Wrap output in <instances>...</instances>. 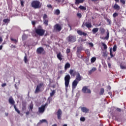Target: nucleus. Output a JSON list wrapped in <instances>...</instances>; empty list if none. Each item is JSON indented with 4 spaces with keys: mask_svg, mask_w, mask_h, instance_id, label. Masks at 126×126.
<instances>
[{
    "mask_svg": "<svg viewBox=\"0 0 126 126\" xmlns=\"http://www.w3.org/2000/svg\"><path fill=\"white\" fill-rule=\"evenodd\" d=\"M31 5L32 7L36 9L37 8H41L42 4L39 0H33L32 2Z\"/></svg>",
    "mask_w": 126,
    "mask_h": 126,
    "instance_id": "obj_1",
    "label": "nucleus"
},
{
    "mask_svg": "<svg viewBox=\"0 0 126 126\" xmlns=\"http://www.w3.org/2000/svg\"><path fill=\"white\" fill-rule=\"evenodd\" d=\"M70 81V75H69V74H67L64 77V81H65L64 84H65L66 91H67V88H68V86L69 85Z\"/></svg>",
    "mask_w": 126,
    "mask_h": 126,
    "instance_id": "obj_2",
    "label": "nucleus"
},
{
    "mask_svg": "<svg viewBox=\"0 0 126 126\" xmlns=\"http://www.w3.org/2000/svg\"><path fill=\"white\" fill-rule=\"evenodd\" d=\"M48 103H46L44 105H42L40 107L38 108V112L40 114H43L44 112H45V109H46V107L48 106Z\"/></svg>",
    "mask_w": 126,
    "mask_h": 126,
    "instance_id": "obj_3",
    "label": "nucleus"
},
{
    "mask_svg": "<svg viewBox=\"0 0 126 126\" xmlns=\"http://www.w3.org/2000/svg\"><path fill=\"white\" fill-rule=\"evenodd\" d=\"M35 33L37 34V35L43 36L45 33V31H44L42 29H37L35 30Z\"/></svg>",
    "mask_w": 126,
    "mask_h": 126,
    "instance_id": "obj_4",
    "label": "nucleus"
},
{
    "mask_svg": "<svg viewBox=\"0 0 126 126\" xmlns=\"http://www.w3.org/2000/svg\"><path fill=\"white\" fill-rule=\"evenodd\" d=\"M82 91L83 93H89V94L91 93V90L88 89V87L87 86L83 87Z\"/></svg>",
    "mask_w": 126,
    "mask_h": 126,
    "instance_id": "obj_5",
    "label": "nucleus"
},
{
    "mask_svg": "<svg viewBox=\"0 0 126 126\" xmlns=\"http://www.w3.org/2000/svg\"><path fill=\"white\" fill-rule=\"evenodd\" d=\"M68 40L70 43H73V42H75V41H76V38L74 36L69 35L68 37Z\"/></svg>",
    "mask_w": 126,
    "mask_h": 126,
    "instance_id": "obj_6",
    "label": "nucleus"
},
{
    "mask_svg": "<svg viewBox=\"0 0 126 126\" xmlns=\"http://www.w3.org/2000/svg\"><path fill=\"white\" fill-rule=\"evenodd\" d=\"M43 83H40L37 86V87L34 92V93H35V94H37V93H39V92H40V89L42 88V87L43 86Z\"/></svg>",
    "mask_w": 126,
    "mask_h": 126,
    "instance_id": "obj_7",
    "label": "nucleus"
},
{
    "mask_svg": "<svg viewBox=\"0 0 126 126\" xmlns=\"http://www.w3.org/2000/svg\"><path fill=\"white\" fill-rule=\"evenodd\" d=\"M79 73V72L78 71H76L72 69H70L69 70V73L71 76H73V77L76 76Z\"/></svg>",
    "mask_w": 126,
    "mask_h": 126,
    "instance_id": "obj_8",
    "label": "nucleus"
},
{
    "mask_svg": "<svg viewBox=\"0 0 126 126\" xmlns=\"http://www.w3.org/2000/svg\"><path fill=\"white\" fill-rule=\"evenodd\" d=\"M84 26H86L87 28H91L92 27V24L89 22L83 23L82 27H84Z\"/></svg>",
    "mask_w": 126,
    "mask_h": 126,
    "instance_id": "obj_9",
    "label": "nucleus"
},
{
    "mask_svg": "<svg viewBox=\"0 0 126 126\" xmlns=\"http://www.w3.org/2000/svg\"><path fill=\"white\" fill-rule=\"evenodd\" d=\"M54 30L60 32L62 30V27L59 24H57L54 26Z\"/></svg>",
    "mask_w": 126,
    "mask_h": 126,
    "instance_id": "obj_10",
    "label": "nucleus"
},
{
    "mask_svg": "<svg viewBox=\"0 0 126 126\" xmlns=\"http://www.w3.org/2000/svg\"><path fill=\"white\" fill-rule=\"evenodd\" d=\"M78 82L77 81H76L75 80H74L72 83V90H74V89H75V88H76V87L77 86V84H78Z\"/></svg>",
    "mask_w": 126,
    "mask_h": 126,
    "instance_id": "obj_11",
    "label": "nucleus"
},
{
    "mask_svg": "<svg viewBox=\"0 0 126 126\" xmlns=\"http://www.w3.org/2000/svg\"><path fill=\"white\" fill-rule=\"evenodd\" d=\"M75 80H76V81H77L78 82H79V81H81V80H82V76L80 75V73H79L76 76V78Z\"/></svg>",
    "mask_w": 126,
    "mask_h": 126,
    "instance_id": "obj_12",
    "label": "nucleus"
},
{
    "mask_svg": "<svg viewBox=\"0 0 126 126\" xmlns=\"http://www.w3.org/2000/svg\"><path fill=\"white\" fill-rule=\"evenodd\" d=\"M109 37H110V32L109 30H107L106 32V36L105 37H101L102 40H109Z\"/></svg>",
    "mask_w": 126,
    "mask_h": 126,
    "instance_id": "obj_13",
    "label": "nucleus"
},
{
    "mask_svg": "<svg viewBox=\"0 0 126 126\" xmlns=\"http://www.w3.org/2000/svg\"><path fill=\"white\" fill-rule=\"evenodd\" d=\"M62 114H63V112H62V110L59 109L57 112V117L58 120H61V118L62 117Z\"/></svg>",
    "mask_w": 126,
    "mask_h": 126,
    "instance_id": "obj_14",
    "label": "nucleus"
},
{
    "mask_svg": "<svg viewBox=\"0 0 126 126\" xmlns=\"http://www.w3.org/2000/svg\"><path fill=\"white\" fill-rule=\"evenodd\" d=\"M81 110L83 113H85L86 114L89 112V109L85 107H82Z\"/></svg>",
    "mask_w": 126,
    "mask_h": 126,
    "instance_id": "obj_15",
    "label": "nucleus"
},
{
    "mask_svg": "<svg viewBox=\"0 0 126 126\" xmlns=\"http://www.w3.org/2000/svg\"><path fill=\"white\" fill-rule=\"evenodd\" d=\"M63 54H62V53L59 52L58 54H57V58L59 61H63Z\"/></svg>",
    "mask_w": 126,
    "mask_h": 126,
    "instance_id": "obj_16",
    "label": "nucleus"
},
{
    "mask_svg": "<svg viewBox=\"0 0 126 126\" xmlns=\"http://www.w3.org/2000/svg\"><path fill=\"white\" fill-rule=\"evenodd\" d=\"M36 52L37 54H42L44 52V48L42 47H39L37 49Z\"/></svg>",
    "mask_w": 126,
    "mask_h": 126,
    "instance_id": "obj_17",
    "label": "nucleus"
},
{
    "mask_svg": "<svg viewBox=\"0 0 126 126\" xmlns=\"http://www.w3.org/2000/svg\"><path fill=\"white\" fill-rule=\"evenodd\" d=\"M77 33L79 35H80V36H87V33H85L84 32H82L81 31L79 30L77 31Z\"/></svg>",
    "mask_w": 126,
    "mask_h": 126,
    "instance_id": "obj_18",
    "label": "nucleus"
},
{
    "mask_svg": "<svg viewBox=\"0 0 126 126\" xmlns=\"http://www.w3.org/2000/svg\"><path fill=\"white\" fill-rule=\"evenodd\" d=\"M75 4H79V3H82L83 2H84V1L85 0H75Z\"/></svg>",
    "mask_w": 126,
    "mask_h": 126,
    "instance_id": "obj_19",
    "label": "nucleus"
},
{
    "mask_svg": "<svg viewBox=\"0 0 126 126\" xmlns=\"http://www.w3.org/2000/svg\"><path fill=\"white\" fill-rule=\"evenodd\" d=\"M52 92L50 93V97H49L48 98V101L49 99H50L51 97H53V96H54V95H55V94H56V91L55 90H51Z\"/></svg>",
    "mask_w": 126,
    "mask_h": 126,
    "instance_id": "obj_20",
    "label": "nucleus"
},
{
    "mask_svg": "<svg viewBox=\"0 0 126 126\" xmlns=\"http://www.w3.org/2000/svg\"><path fill=\"white\" fill-rule=\"evenodd\" d=\"M9 103L10 104H11L12 105H13V104H14L15 102H14V100H13V98H12V96H11L9 98Z\"/></svg>",
    "mask_w": 126,
    "mask_h": 126,
    "instance_id": "obj_21",
    "label": "nucleus"
},
{
    "mask_svg": "<svg viewBox=\"0 0 126 126\" xmlns=\"http://www.w3.org/2000/svg\"><path fill=\"white\" fill-rule=\"evenodd\" d=\"M98 31H99V29L98 28H95L92 30V32L94 34H96Z\"/></svg>",
    "mask_w": 126,
    "mask_h": 126,
    "instance_id": "obj_22",
    "label": "nucleus"
},
{
    "mask_svg": "<svg viewBox=\"0 0 126 126\" xmlns=\"http://www.w3.org/2000/svg\"><path fill=\"white\" fill-rule=\"evenodd\" d=\"M70 67V64L68 63H66L64 66V69L65 70H66L67 68H69Z\"/></svg>",
    "mask_w": 126,
    "mask_h": 126,
    "instance_id": "obj_23",
    "label": "nucleus"
},
{
    "mask_svg": "<svg viewBox=\"0 0 126 126\" xmlns=\"http://www.w3.org/2000/svg\"><path fill=\"white\" fill-rule=\"evenodd\" d=\"M113 8L116 10H119L120 7L117 4H115L113 6Z\"/></svg>",
    "mask_w": 126,
    "mask_h": 126,
    "instance_id": "obj_24",
    "label": "nucleus"
},
{
    "mask_svg": "<svg viewBox=\"0 0 126 126\" xmlns=\"http://www.w3.org/2000/svg\"><path fill=\"white\" fill-rule=\"evenodd\" d=\"M60 13H61V11L59 9H57L54 11V14H56V15H60Z\"/></svg>",
    "mask_w": 126,
    "mask_h": 126,
    "instance_id": "obj_25",
    "label": "nucleus"
},
{
    "mask_svg": "<svg viewBox=\"0 0 126 126\" xmlns=\"http://www.w3.org/2000/svg\"><path fill=\"white\" fill-rule=\"evenodd\" d=\"M96 70L97 69L96 68V67H93L92 69L89 71V74H92V72H94V71H96Z\"/></svg>",
    "mask_w": 126,
    "mask_h": 126,
    "instance_id": "obj_26",
    "label": "nucleus"
},
{
    "mask_svg": "<svg viewBox=\"0 0 126 126\" xmlns=\"http://www.w3.org/2000/svg\"><path fill=\"white\" fill-rule=\"evenodd\" d=\"M99 31L100 32L101 34H104V33H105V29L103 28H100Z\"/></svg>",
    "mask_w": 126,
    "mask_h": 126,
    "instance_id": "obj_27",
    "label": "nucleus"
},
{
    "mask_svg": "<svg viewBox=\"0 0 126 126\" xmlns=\"http://www.w3.org/2000/svg\"><path fill=\"white\" fill-rule=\"evenodd\" d=\"M42 123H46V124H48V122H47L46 119H42L40 120L38 124H42Z\"/></svg>",
    "mask_w": 126,
    "mask_h": 126,
    "instance_id": "obj_28",
    "label": "nucleus"
},
{
    "mask_svg": "<svg viewBox=\"0 0 126 126\" xmlns=\"http://www.w3.org/2000/svg\"><path fill=\"white\" fill-rule=\"evenodd\" d=\"M10 21V20L9 19H4L3 20V22H4V23H9Z\"/></svg>",
    "mask_w": 126,
    "mask_h": 126,
    "instance_id": "obj_29",
    "label": "nucleus"
},
{
    "mask_svg": "<svg viewBox=\"0 0 126 126\" xmlns=\"http://www.w3.org/2000/svg\"><path fill=\"white\" fill-rule=\"evenodd\" d=\"M108 55V53L107 52V51H104L102 53L103 57H107Z\"/></svg>",
    "mask_w": 126,
    "mask_h": 126,
    "instance_id": "obj_30",
    "label": "nucleus"
},
{
    "mask_svg": "<svg viewBox=\"0 0 126 126\" xmlns=\"http://www.w3.org/2000/svg\"><path fill=\"white\" fill-rule=\"evenodd\" d=\"M101 45L102 46H103L104 50H107V49H108V47H107V45H106V44H105L104 43H102Z\"/></svg>",
    "mask_w": 126,
    "mask_h": 126,
    "instance_id": "obj_31",
    "label": "nucleus"
},
{
    "mask_svg": "<svg viewBox=\"0 0 126 126\" xmlns=\"http://www.w3.org/2000/svg\"><path fill=\"white\" fill-rule=\"evenodd\" d=\"M91 62L92 63H95V62H96V57L92 58L91 59Z\"/></svg>",
    "mask_w": 126,
    "mask_h": 126,
    "instance_id": "obj_32",
    "label": "nucleus"
},
{
    "mask_svg": "<svg viewBox=\"0 0 126 126\" xmlns=\"http://www.w3.org/2000/svg\"><path fill=\"white\" fill-rule=\"evenodd\" d=\"M117 45H114L113 46V47L112 48V50H113V52H116V51H117Z\"/></svg>",
    "mask_w": 126,
    "mask_h": 126,
    "instance_id": "obj_33",
    "label": "nucleus"
},
{
    "mask_svg": "<svg viewBox=\"0 0 126 126\" xmlns=\"http://www.w3.org/2000/svg\"><path fill=\"white\" fill-rule=\"evenodd\" d=\"M77 56L79 59H83V56L80 53H77Z\"/></svg>",
    "mask_w": 126,
    "mask_h": 126,
    "instance_id": "obj_34",
    "label": "nucleus"
},
{
    "mask_svg": "<svg viewBox=\"0 0 126 126\" xmlns=\"http://www.w3.org/2000/svg\"><path fill=\"white\" fill-rule=\"evenodd\" d=\"M79 7L82 10H86V7H85L82 6V5H80Z\"/></svg>",
    "mask_w": 126,
    "mask_h": 126,
    "instance_id": "obj_35",
    "label": "nucleus"
},
{
    "mask_svg": "<svg viewBox=\"0 0 126 126\" xmlns=\"http://www.w3.org/2000/svg\"><path fill=\"white\" fill-rule=\"evenodd\" d=\"M14 108L18 114H20V111L16 108V106H15V105H14Z\"/></svg>",
    "mask_w": 126,
    "mask_h": 126,
    "instance_id": "obj_36",
    "label": "nucleus"
},
{
    "mask_svg": "<svg viewBox=\"0 0 126 126\" xmlns=\"http://www.w3.org/2000/svg\"><path fill=\"white\" fill-rule=\"evenodd\" d=\"M110 55L111 58H113L114 55L113 54V53H112V48L110 49Z\"/></svg>",
    "mask_w": 126,
    "mask_h": 126,
    "instance_id": "obj_37",
    "label": "nucleus"
},
{
    "mask_svg": "<svg viewBox=\"0 0 126 126\" xmlns=\"http://www.w3.org/2000/svg\"><path fill=\"white\" fill-rule=\"evenodd\" d=\"M104 89H101L100 92V95H103L104 94Z\"/></svg>",
    "mask_w": 126,
    "mask_h": 126,
    "instance_id": "obj_38",
    "label": "nucleus"
},
{
    "mask_svg": "<svg viewBox=\"0 0 126 126\" xmlns=\"http://www.w3.org/2000/svg\"><path fill=\"white\" fill-rule=\"evenodd\" d=\"M30 109L32 111L33 110V103L32 102L30 105Z\"/></svg>",
    "mask_w": 126,
    "mask_h": 126,
    "instance_id": "obj_39",
    "label": "nucleus"
},
{
    "mask_svg": "<svg viewBox=\"0 0 126 126\" xmlns=\"http://www.w3.org/2000/svg\"><path fill=\"white\" fill-rule=\"evenodd\" d=\"M119 15V14H118V13H114L113 14V16L114 17V18L117 17V16H118Z\"/></svg>",
    "mask_w": 126,
    "mask_h": 126,
    "instance_id": "obj_40",
    "label": "nucleus"
},
{
    "mask_svg": "<svg viewBox=\"0 0 126 126\" xmlns=\"http://www.w3.org/2000/svg\"><path fill=\"white\" fill-rule=\"evenodd\" d=\"M120 67H121V69H126V66H124L123 65H121Z\"/></svg>",
    "mask_w": 126,
    "mask_h": 126,
    "instance_id": "obj_41",
    "label": "nucleus"
},
{
    "mask_svg": "<svg viewBox=\"0 0 126 126\" xmlns=\"http://www.w3.org/2000/svg\"><path fill=\"white\" fill-rule=\"evenodd\" d=\"M21 2V5L22 6H24V1L23 0H20Z\"/></svg>",
    "mask_w": 126,
    "mask_h": 126,
    "instance_id": "obj_42",
    "label": "nucleus"
},
{
    "mask_svg": "<svg viewBox=\"0 0 126 126\" xmlns=\"http://www.w3.org/2000/svg\"><path fill=\"white\" fill-rule=\"evenodd\" d=\"M24 62L26 63H27V62H28V60H27V56H25V57H24Z\"/></svg>",
    "mask_w": 126,
    "mask_h": 126,
    "instance_id": "obj_43",
    "label": "nucleus"
},
{
    "mask_svg": "<svg viewBox=\"0 0 126 126\" xmlns=\"http://www.w3.org/2000/svg\"><path fill=\"white\" fill-rule=\"evenodd\" d=\"M66 53L67 55H68L69 53H70V49H69V48H67L66 51Z\"/></svg>",
    "mask_w": 126,
    "mask_h": 126,
    "instance_id": "obj_44",
    "label": "nucleus"
},
{
    "mask_svg": "<svg viewBox=\"0 0 126 126\" xmlns=\"http://www.w3.org/2000/svg\"><path fill=\"white\" fill-rule=\"evenodd\" d=\"M43 23L45 24V25H48V20H43Z\"/></svg>",
    "mask_w": 126,
    "mask_h": 126,
    "instance_id": "obj_45",
    "label": "nucleus"
},
{
    "mask_svg": "<svg viewBox=\"0 0 126 126\" xmlns=\"http://www.w3.org/2000/svg\"><path fill=\"white\" fill-rule=\"evenodd\" d=\"M27 37V35L25 34H24L23 36H22V39L23 40H25V38H26Z\"/></svg>",
    "mask_w": 126,
    "mask_h": 126,
    "instance_id": "obj_46",
    "label": "nucleus"
},
{
    "mask_svg": "<svg viewBox=\"0 0 126 126\" xmlns=\"http://www.w3.org/2000/svg\"><path fill=\"white\" fill-rule=\"evenodd\" d=\"M47 14H45L43 15V20H46V19L47 18Z\"/></svg>",
    "mask_w": 126,
    "mask_h": 126,
    "instance_id": "obj_47",
    "label": "nucleus"
},
{
    "mask_svg": "<svg viewBox=\"0 0 126 126\" xmlns=\"http://www.w3.org/2000/svg\"><path fill=\"white\" fill-rule=\"evenodd\" d=\"M81 52V49H78L77 50V54H80Z\"/></svg>",
    "mask_w": 126,
    "mask_h": 126,
    "instance_id": "obj_48",
    "label": "nucleus"
},
{
    "mask_svg": "<svg viewBox=\"0 0 126 126\" xmlns=\"http://www.w3.org/2000/svg\"><path fill=\"white\" fill-rule=\"evenodd\" d=\"M11 41H13V42H14V43H16L17 42V40L15 39H13V38H11Z\"/></svg>",
    "mask_w": 126,
    "mask_h": 126,
    "instance_id": "obj_49",
    "label": "nucleus"
},
{
    "mask_svg": "<svg viewBox=\"0 0 126 126\" xmlns=\"http://www.w3.org/2000/svg\"><path fill=\"white\" fill-rule=\"evenodd\" d=\"M80 121H81L82 122H85V118L81 117L80 118Z\"/></svg>",
    "mask_w": 126,
    "mask_h": 126,
    "instance_id": "obj_50",
    "label": "nucleus"
},
{
    "mask_svg": "<svg viewBox=\"0 0 126 126\" xmlns=\"http://www.w3.org/2000/svg\"><path fill=\"white\" fill-rule=\"evenodd\" d=\"M120 2L123 4H125L126 3V1H125V0H120Z\"/></svg>",
    "mask_w": 126,
    "mask_h": 126,
    "instance_id": "obj_51",
    "label": "nucleus"
},
{
    "mask_svg": "<svg viewBox=\"0 0 126 126\" xmlns=\"http://www.w3.org/2000/svg\"><path fill=\"white\" fill-rule=\"evenodd\" d=\"M77 17H79V18H81L82 15H81V13H78V14H77Z\"/></svg>",
    "mask_w": 126,
    "mask_h": 126,
    "instance_id": "obj_52",
    "label": "nucleus"
},
{
    "mask_svg": "<svg viewBox=\"0 0 126 126\" xmlns=\"http://www.w3.org/2000/svg\"><path fill=\"white\" fill-rule=\"evenodd\" d=\"M47 7H48V8H52L53 6L51 4H48L47 5Z\"/></svg>",
    "mask_w": 126,
    "mask_h": 126,
    "instance_id": "obj_53",
    "label": "nucleus"
},
{
    "mask_svg": "<svg viewBox=\"0 0 126 126\" xmlns=\"http://www.w3.org/2000/svg\"><path fill=\"white\" fill-rule=\"evenodd\" d=\"M106 20H107V22H108V23H109V24H111V20H110L109 19H107Z\"/></svg>",
    "mask_w": 126,
    "mask_h": 126,
    "instance_id": "obj_54",
    "label": "nucleus"
},
{
    "mask_svg": "<svg viewBox=\"0 0 126 126\" xmlns=\"http://www.w3.org/2000/svg\"><path fill=\"white\" fill-rule=\"evenodd\" d=\"M5 86H6V83H3L1 85V87H5Z\"/></svg>",
    "mask_w": 126,
    "mask_h": 126,
    "instance_id": "obj_55",
    "label": "nucleus"
},
{
    "mask_svg": "<svg viewBox=\"0 0 126 126\" xmlns=\"http://www.w3.org/2000/svg\"><path fill=\"white\" fill-rule=\"evenodd\" d=\"M89 45H90V46H91V47H94V44H93L92 43H89Z\"/></svg>",
    "mask_w": 126,
    "mask_h": 126,
    "instance_id": "obj_56",
    "label": "nucleus"
},
{
    "mask_svg": "<svg viewBox=\"0 0 126 126\" xmlns=\"http://www.w3.org/2000/svg\"><path fill=\"white\" fill-rule=\"evenodd\" d=\"M56 1H57V2H58V3L61 2V1H62V0H55Z\"/></svg>",
    "mask_w": 126,
    "mask_h": 126,
    "instance_id": "obj_57",
    "label": "nucleus"
},
{
    "mask_svg": "<svg viewBox=\"0 0 126 126\" xmlns=\"http://www.w3.org/2000/svg\"><path fill=\"white\" fill-rule=\"evenodd\" d=\"M2 42V38L1 37H0V43H1Z\"/></svg>",
    "mask_w": 126,
    "mask_h": 126,
    "instance_id": "obj_58",
    "label": "nucleus"
},
{
    "mask_svg": "<svg viewBox=\"0 0 126 126\" xmlns=\"http://www.w3.org/2000/svg\"><path fill=\"white\" fill-rule=\"evenodd\" d=\"M29 114H30L29 111H27V112H26V115H27V116H28V115H29Z\"/></svg>",
    "mask_w": 126,
    "mask_h": 126,
    "instance_id": "obj_59",
    "label": "nucleus"
},
{
    "mask_svg": "<svg viewBox=\"0 0 126 126\" xmlns=\"http://www.w3.org/2000/svg\"><path fill=\"white\" fill-rule=\"evenodd\" d=\"M32 25H35V21H32Z\"/></svg>",
    "mask_w": 126,
    "mask_h": 126,
    "instance_id": "obj_60",
    "label": "nucleus"
},
{
    "mask_svg": "<svg viewBox=\"0 0 126 126\" xmlns=\"http://www.w3.org/2000/svg\"><path fill=\"white\" fill-rule=\"evenodd\" d=\"M108 66H109V67H111V63H108Z\"/></svg>",
    "mask_w": 126,
    "mask_h": 126,
    "instance_id": "obj_61",
    "label": "nucleus"
},
{
    "mask_svg": "<svg viewBox=\"0 0 126 126\" xmlns=\"http://www.w3.org/2000/svg\"><path fill=\"white\" fill-rule=\"evenodd\" d=\"M117 111H118L119 112H121V111H122V110H121V109L118 108Z\"/></svg>",
    "mask_w": 126,
    "mask_h": 126,
    "instance_id": "obj_62",
    "label": "nucleus"
},
{
    "mask_svg": "<svg viewBox=\"0 0 126 126\" xmlns=\"http://www.w3.org/2000/svg\"><path fill=\"white\" fill-rule=\"evenodd\" d=\"M2 49V45L0 46V50Z\"/></svg>",
    "mask_w": 126,
    "mask_h": 126,
    "instance_id": "obj_63",
    "label": "nucleus"
},
{
    "mask_svg": "<svg viewBox=\"0 0 126 126\" xmlns=\"http://www.w3.org/2000/svg\"><path fill=\"white\" fill-rule=\"evenodd\" d=\"M52 126H57V125L56 124H54Z\"/></svg>",
    "mask_w": 126,
    "mask_h": 126,
    "instance_id": "obj_64",
    "label": "nucleus"
}]
</instances>
